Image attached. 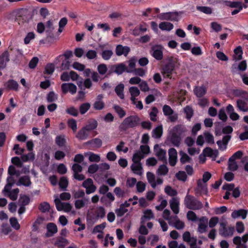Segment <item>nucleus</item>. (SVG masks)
I'll return each mask as SVG.
<instances>
[{"instance_id": "1", "label": "nucleus", "mask_w": 248, "mask_h": 248, "mask_svg": "<svg viewBox=\"0 0 248 248\" xmlns=\"http://www.w3.org/2000/svg\"><path fill=\"white\" fill-rule=\"evenodd\" d=\"M186 129L182 125H178L170 130L169 138L171 142L176 147H179Z\"/></svg>"}, {"instance_id": "2", "label": "nucleus", "mask_w": 248, "mask_h": 248, "mask_svg": "<svg viewBox=\"0 0 248 248\" xmlns=\"http://www.w3.org/2000/svg\"><path fill=\"white\" fill-rule=\"evenodd\" d=\"M189 189L186 193L184 200L185 206L188 209L193 210H199L202 208L203 204L195 197L189 194Z\"/></svg>"}, {"instance_id": "3", "label": "nucleus", "mask_w": 248, "mask_h": 248, "mask_svg": "<svg viewBox=\"0 0 248 248\" xmlns=\"http://www.w3.org/2000/svg\"><path fill=\"white\" fill-rule=\"evenodd\" d=\"M33 15L28 8H22L16 11V20L19 25L28 23L32 18Z\"/></svg>"}, {"instance_id": "4", "label": "nucleus", "mask_w": 248, "mask_h": 248, "mask_svg": "<svg viewBox=\"0 0 248 248\" xmlns=\"http://www.w3.org/2000/svg\"><path fill=\"white\" fill-rule=\"evenodd\" d=\"M140 119L137 115H131L125 118L119 126L121 131H125L129 128H134L138 125Z\"/></svg>"}, {"instance_id": "5", "label": "nucleus", "mask_w": 248, "mask_h": 248, "mask_svg": "<svg viewBox=\"0 0 248 248\" xmlns=\"http://www.w3.org/2000/svg\"><path fill=\"white\" fill-rule=\"evenodd\" d=\"M167 63L162 67L161 72L164 77H169L177 62L176 58L169 57L167 60Z\"/></svg>"}, {"instance_id": "6", "label": "nucleus", "mask_w": 248, "mask_h": 248, "mask_svg": "<svg viewBox=\"0 0 248 248\" xmlns=\"http://www.w3.org/2000/svg\"><path fill=\"white\" fill-rule=\"evenodd\" d=\"M248 241V233L244 234L242 237L235 236L233 238V243L236 245V248H247L246 243Z\"/></svg>"}, {"instance_id": "7", "label": "nucleus", "mask_w": 248, "mask_h": 248, "mask_svg": "<svg viewBox=\"0 0 248 248\" xmlns=\"http://www.w3.org/2000/svg\"><path fill=\"white\" fill-rule=\"evenodd\" d=\"M234 228L233 227H226V223L224 222L220 223V228L219 229V234L224 237L232 236L233 234Z\"/></svg>"}, {"instance_id": "8", "label": "nucleus", "mask_w": 248, "mask_h": 248, "mask_svg": "<svg viewBox=\"0 0 248 248\" xmlns=\"http://www.w3.org/2000/svg\"><path fill=\"white\" fill-rule=\"evenodd\" d=\"M183 239L184 241L189 243L191 248H196L197 239L196 237H191L189 232H185L183 234Z\"/></svg>"}, {"instance_id": "9", "label": "nucleus", "mask_w": 248, "mask_h": 248, "mask_svg": "<svg viewBox=\"0 0 248 248\" xmlns=\"http://www.w3.org/2000/svg\"><path fill=\"white\" fill-rule=\"evenodd\" d=\"M62 91L64 94L69 92L72 94L76 93L77 88V86L72 83H63L61 86Z\"/></svg>"}, {"instance_id": "10", "label": "nucleus", "mask_w": 248, "mask_h": 248, "mask_svg": "<svg viewBox=\"0 0 248 248\" xmlns=\"http://www.w3.org/2000/svg\"><path fill=\"white\" fill-rule=\"evenodd\" d=\"M169 224L172 226L177 230H183L185 227V223L181 220L177 216H173Z\"/></svg>"}, {"instance_id": "11", "label": "nucleus", "mask_w": 248, "mask_h": 248, "mask_svg": "<svg viewBox=\"0 0 248 248\" xmlns=\"http://www.w3.org/2000/svg\"><path fill=\"white\" fill-rule=\"evenodd\" d=\"M157 17L161 20L178 21V16L175 13H162L157 16Z\"/></svg>"}, {"instance_id": "12", "label": "nucleus", "mask_w": 248, "mask_h": 248, "mask_svg": "<svg viewBox=\"0 0 248 248\" xmlns=\"http://www.w3.org/2000/svg\"><path fill=\"white\" fill-rule=\"evenodd\" d=\"M170 206L173 213L177 215L180 211V200L178 198H172L170 201Z\"/></svg>"}, {"instance_id": "13", "label": "nucleus", "mask_w": 248, "mask_h": 248, "mask_svg": "<svg viewBox=\"0 0 248 248\" xmlns=\"http://www.w3.org/2000/svg\"><path fill=\"white\" fill-rule=\"evenodd\" d=\"M85 144L89 145L90 149L94 150V149H98L101 147L102 141L99 138H94L85 142Z\"/></svg>"}, {"instance_id": "14", "label": "nucleus", "mask_w": 248, "mask_h": 248, "mask_svg": "<svg viewBox=\"0 0 248 248\" xmlns=\"http://www.w3.org/2000/svg\"><path fill=\"white\" fill-rule=\"evenodd\" d=\"M111 69L118 75L122 74L124 72H127V66L124 63L113 65Z\"/></svg>"}, {"instance_id": "15", "label": "nucleus", "mask_w": 248, "mask_h": 248, "mask_svg": "<svg viewBox=\"0 0 248 248\" xmlns=\"http://www.w3.org/2000/svg\"><path fill=\"white\" fill-rule=\"evenodd\" d=\"M169 163L170 166L175 165L177 161V152L175 149L170 148L169 150Z\"/></svg>"}, {"instance_id": "16", "label": "nucleus", "mask_w": 248, "mask_h": 248, "mask_svg": "<svg viewBox=\"0 0 248 248\" xmlns=\"http://www.w3.org/2000/svg\"><path fill=\"white\" fill-rule=\"evenodd\" d=\"M4 87L8 90L18 91L19 84L14 79H9L4 83Z\"/></svg>"}, {"instance_id": "17", "label": "nucleus", "mask_w": 248, "mask_h": 248, "mask_svg": "<svg viewBox=\"0 0 248 248\" xmlns=\"http://www.w3.org/2000/svg\"><path fill=\"white\" fill-rule=\"evenodd\" d=\"M47 232L46 236L47 237H51L58 232L57 225L54 223H48L46 225Z\"/></svg>"}, {"instance_id": "18", "label": "nucleus", "mask_w": 248, "mask_h": 248, "mask_svg": "<svg viewBox=\"0 0 248 248\" xmlns=\"http://www.w3.org/2000/svg\"><path fill=\"white\" fill-rule=\"evenodd\" d=\"M200 223L198 225V232L200 233H202L207 231V219L205 217H202L199 219Z\"/></svg>"}, {"instance_id": "19", "label": "nucleus", "mask_w": 248, "mask_h": 248, "mask_svg": "<svg viewBox=\"0 0 248 248\" xmlns=\"http://www.w3.org/2000/svg\"><path fill=\"white\" fill-rule=\"evenodd\" d=\"M16 184L18 186H30L31 184V182L30 176L28 175H24L19 178Z\"/></svg>"}, {"instance_id": "20", "label": "nucleus", "mask_w": 248, "mask_h": 248, "mask_svg": "<svg viewBox=\"0 0 248 248\" xmlns=\"http://www.w3.org/2000/svg\"><path fill=\"white\" fill-rule=\"evenodd\" d=\"M130 48L128 46H123L121 45H118L116 48V54L117 56L124 55L127 56L130 51Z\"/></svg>"}, {"instance_id": "21", "label": "nucleus", "mask_w": 248, "mask_h": 248, "mask_svg": "<svg viewBox=\"0 0 248 248\" xmlns=\"http://www.w3.org/2000/svg\"><path fill=\"white\" fill-rule=\"evenodd\" d=\"M9 54L7 51H4L0 55V69H3L6 65V63L9 62Z\"/></svg>"}, {"instance_id": "22", "label": "nucleus", "mask_w": 248, "mask_h": 248, "mask_svg": "<svg viewBox=\"0 0 248 248\" xmlns=\"http://www.w3.org/2000/svg\"><path fill=\"white\" fill-rule=\"evenodd\" d=\"M202 154L205 156H208L215 158L218 155L217 150H213L210 147H206L203 149Z\"/></svg>"}, {"instance_id": "23", "label": "nucleus", "mask_w": 248, "mask_h": 248, "mask_svg": "<svg viewBox=\"0 0 248 248\" xmlns=\"http://www.w3.org/2000/svg\"><path fill=\"white\" fill-rule=\"evenodd\" d=\"M90 133L83 127L77 133L76 137L79 140H83L87 139L89 136Z\"/></svg>"}, {"instance_id": "24", "label": "nucleus", "mask_w": 248, "mask_h": 248, "mask_svg": "<svg viewBox=\"0 0 248 248\" xmlns=\"http://www.w3.org/2000/svg\"><path fill=\"white\" fill-rule=\"evenodd\" d=\"M247 214L248 211L247 210L240 209L233 211L231 216L233 218H236L241 217L242 219H244L246 218Z\"/></svg>"}, {"instance_id": "25", "label": "nucleus", "mask_w": 248, "mask_h": 248, "mask_svg": "<svg viewBox=\"0 0 248 248\" xmlns=\"http://www.w3.org/2000/svg\"><path fill=\"white\" fill-rule=\"evenodd\" d=\"M231 136L227 135L224 136L221 140H218L217 142V145L219 147V149L221 150H224L226 149L227 145L230 140Z\"/></svg>"}, {"instance_id": "26", "label": "nucleus", "mask_w": 248, "mask_h": 248, "mask_svg": "<svg viewBox=\"0 0 248 248\" xmlns=\"http://www.w3.org/2000/svg\"><path fill=\"white\" fill-rule=\"evenodd\" d=\"M197 190L201 194H207L208 189L206 183L201 181L200 179L198 181Z\"/></svg>"}, {"instance_id": "27", "label": "nucleus", "mask_w": 248, "mask_h": 248, "mask_svg": "<svg viewBox=\"0 0 248 248\" xmlns=\"http://www.w3.org/2000/svg\"><path fill=\"white\" fill-rule=\"evenodd\" d=\"M69 244L68 240L63 237H58L57 238L54 245L58 247V248H64L65 246Z\"/></svg>"}, {"instance_id": "28", "label": "nucleus", "mask_w": 248, "mask_h": 248, "mask_svg": "<svg viewBox=\"0 0 248 248\" xmlns=\"http://www.w3.org/2000/svg\"><path fill=\"white\" fill-rule=\"evenodd\" d=\"M144 215L141 217V224H144L145 222L150 220L154 217L153 213L150 209H147L143 212Z\"/></svg>"}, {"instance_id": "29", "label": "nucleus", "mask_w": 248, "mask_h": 248, "mask_svg": "<svg viewBox=\"0 0 248 248\" xmlns=\"http://www.w3.org/2000/svg\"><path fill=\"white\" fill-rule=\"evenodd\" d=\"M156 156L160 160L166 162V152L156 145Z\"/></svg>"}, {"instance_id": "30", "label": "nucleus", "mask_w": 248, "mask_h": 248, "mask_svg": "<svg viewBox=\"0 0 248 248\" xmlns=\"http://www.w3.org/2000/svg\"><path fill=\"white\" fill-rule=\"evenodd\" d=\"M195 94L198 97H201L206 93V88L203 86H196L194 89Z\"/></svg>"}, {"instance_id": "31", "label": "nucleus", "mask_w": 248, "mask_h": 248, "mask_svg": "<svg viewBox=\"0 0 248 248\" xmlns=\"http://www.w3.org/2000/svg\"><path fill=\"white\" fill-rule=\"evenodd\" d=\"M98 125V123L96 120L92 119L89 121L88 124L83 126L89 133L94 129H95Z\"/></svg>"}, {"instance_id": "32", "label": "nucleus", "mask_w": 248, "mask_h": 248, "mask_svg": "<svg viewBox=\"0 0 248 248\" xmlns=\"http://www.w3.org/2000/svg\"><path fill=\"white\" fill-rule=\"evenodd\" d=\"M124 84L121 83L116 86L115 88L116 93L122 99H123L124 97Z\"/></svg>"}, {"instance_id": "33", "label": "nucleus", "mask_w": 248, "mask_h": 248, "mask_svg": "<svg viewBox=\"0 0 248 248\" xmlns=\"http://www.w3.org/2000/svg\"><path fill=\"white\" fill-rule=\"evenodd\" d=\"M237 107L238 108L242 111L247 112L248 111V106L247 103L241 99H239L236 101Z\"/></svg>"}, {"instance_id": "34", "label": "nucleus", "mask_w": 248, "mask_h": 248, "mask_svg": "<svg viewBox=\"0 0 248 248\" xmlns=\"http://www.w3.org/2000/svg\"><path fill=\"white\" fill-rule=\"evenodd\" d=\"M159 28L162 31H170L173 28V25L168 22H162L159 24Z\"/></svg>"}, {"instance_id": "35", "label": "nucleus", "mask_w": 248, "mask_h": 248, "mask_svg": "<svg viewBox=\"0 0 248 248\" xmlns=\"http://www.w3.org/2000/svg\"><path fill=\"white\" fill-rule=\"evenodd\" d=\"M137 60L133 57L130 59L128 61V67H127V73H131L136 69V62Z\"/></svg>"}, {"instance_id": "36", "label": "nucleus", "mask_w": 248, "mask_h": 248, "mask_svg": "<svg viewBox=\"0 0 248 248\" xmlns=\"http://www.w3.org/2000/svg\"><path fill=\"white\" fill-rule=\"evenodd\" d=\"M55 143L60 147L64 146L66 143V140L64 138V136H57L55 139Z\"/></svg>"}, {"instance_id": "37", "label": "nucleus", "mask_w": 248, "mask_h": 248, "mask_svg": "<svg viewBox=\"0 0 248 248\" xmlns=\"http://www.w3.org/2000/svg\"><path fill=\"white\" fill-rule=\"evenodd\" d=\"M238 168V166L235 160L229 158L228 162V169L231 171H235Z\"/></svg>"}, {"instance_id": "38", "label": "nucleus", "mask_w": 248, "mask_h": 248, "mask_svg": "<svg viewBox=\"0 0 248 248\" xmlns=\"http://www.w3.org/2000/svg\"><path fill=\"white\" fill-rule=\"evenodd\" d=\"M59 186L60 188L62 189L63 190H66V188L68 186V181L67 178L64 176L61 177Z\"/></svg>"}, {"instance_id": "39", "label": "nucleus", "mask_w": 248, "mask_h": 248, "mask_svg": "<svg viewBox=\"0 0 248 248\" xmlns=\"http://www.w3.org/2000/svg\"><path fill=\"white\" fill-rule=\"evenodd\" d=\"M134 163L135 164H133L131 167V170L135 173L140 175L142 173L141 170L142 169L141 163Z\"/></svg>"}, {"instance_id": "40", "label": "nucleus", "mask_w": 248, "mask_h": 248, "mask_svg": "<svg viewBox=\"0 0 248 248\" xmlns=\"http://www.w3.org/2000/svg\"><path fill=\"white\" fill-rule=\"evenodd\" d=\"M113 108L120 118H123L126 115L125 110L119 105H115Z\"/></svg>"}, {"instance_id": "41", "label": "nucleus", "mask_w": 248, "mask_h": 248, "mask_svg": "<svg viewBox=\"0 0 248 248\" xmlns=\"http://www.w3.org/2000/svg\"><path fill=\"white\" fill-rule=\"evenodd\" d=\"M179 154L181 156L180 162L182 164L189 162L191 161V158L184 152L181 151L179 152Z\"/></svg>"}, {"instance_id": "42", "label": "nucleus", "mask_w": 248, "mask_h": 248, "mask_svg": "<svg viewBox=\"0 0 248 248\" xmlns=\"http://www.w3.org/2000/svg\"><path fill=\"white\" fill-rule=\"evenodd\" d=\"M113 54V53L111 50H104L101 53V56L103 60L108 61L111 58Z\"/></svg>"}, {"instance_id": "43", "label": "nucleus", "mask_w": 248, "mask_h": 248, "mask_svg": "<svg viewBox=\"0 0 248 248\" xmlns=\"http://www.w3.org/2000/svg\"><path fill=\"white\" fill-rule=\"evenodd\" d=\"M145 157L139 151L136 152L133 155L132 161L134 163H140V160Z\"/></svg>"}, {"instance_id": "44", "label": "nucleus", "mask_w": 248, "mask_h": 248, "mask_svg": "<svg viewBox=\"0 0 248 248\" xmlns=\"http://www.w3.org/2000/svg\"><path fill=\"white\" fill-rule=\"evenodd\" d=\"M234 53L233 58L235 60L238 61L242 58V50L241 46H239L235 48L234 50Z\"/></svg>"}, {"instance_id": "45", "label": "nucleus", "mask_w": 248, "mask_h": 248, "mask_svg": "<svg viewBox=\"0 0 248 248\" xmlns=\"http://www.w3.org/2000/svg\"><path fill=\"white\" fill-rule=\"evenodd\" d=\"M58 99V95L53 91L50 92L46 96V100L48 103H52Z\"/></svg>"}, {"instance_id": "46", "label": "nucleus", "mask_w": 248, "mask_h": 248, "mask_svg": "<svg viewBox=\"0 0 248 248\" xmlns=\"http://www.w3.org/2000/svg\"><path fill=\"white\" fill-rule=\"evenodd\" d=\"M147 178L148 182L151 184L153 188H155V175L151 172L147 173Z\"/></svg>"}, {"instance_id": "47", "label": "nucleus", "mask_w": 248, "mask_h": 248, "mask_svg": "<svg viewBox=\"0 0 248 248\" xmlns=\"http://www.w3.org/2000/svg\"><path fill=\"white\" fill-rule=\"evenodd\" d=\"M50 207V205L48 202H43L39 204L38 208L41 212L46 213L49 211Z\"/></svg>"}, {"instance_id": "48", "label": "nucleus", "mask_w": 248, "mask_h": 248, "mask_svg": "<svg viewBox=\"0 0 248 248\" xmlns=\"http://www.w3.org/2000/svg\"><path fill=\"white\" fill-rule=\"evenodd\" d=\"M164 48L160 45H156V60H160L163 58Z\"/></svg>"}, {"instance_id": "49", "label": "nucleus", "mask_w": 248, "mask_h": 248, "mask_svg": "<svg viewBox=\"0 0 248 248\" xmlns=\"http://www.w3.org/2000/svg\"><path fill=\"white\" fill-rule=\"evenodd\" d=\"M203 136L204 137L205 141L208 144H214V136L212 134L209 132H205L203 133Z\"/></svg>"}, {"instance_id": "50", "label": "nucleus", "mask_w": 248, "mask_h": 248, "mask_svg": "<svg viewBox=\"0 0 248 248\" xmlns=\"http://www.w3.org/2000/svg\"><path fill=\"white\" fill-rule=\"evenodd\" d=\"M91 105L89 103H84L82 104L79 108V112L81 114H84L90 109Z\"/></svg>"}, {"instance_id": "51", "label": "nucleus", "mask_w": 248, "mask_h": 248, "mask_svg": "<svg viewBox=\"0 0 248 248\" xmlns=\"http://www.w3.org/2000/svg\"><path fill=\"white\" fill-rule=\"evenodd\" d=\"M10 223L11 226L16 230H18L20 228V225L19 224L17 219L15 217H12L10 218Z\"/></svg>"}, {"instance_id": "52", "label": "nucleus", "mask_w": 248, "mask_h": 248, "mask_svg": "<svg viewBox=\"0 0 248 248\" xmlns=\"http://www.w3.org/2000/svg\"><path fill=\"white\" fill-rule=\"evenodd\" d=\"M67 125L71 128L73 132H75L77 129V123L76 120L71 118L68 120Z\"/></svg>"}, {"instance_id": "53", "label": "nucleus", "mask_w": 248, "mask_h": 248, "mask_svg": "<svg viewBox=\"0 0 248 248\" xmlns=\"http://www.w3.org/2000/svg\"><path fill=\"white\" fill-rule=\"evenodd\" d=\"M128 211V209H126L122 205L120 204L119 208L115 210V213L118 217L123 216L125 213Z\"/></svg>"}, {"instance_id": "54", "label": "nucleus", "mask_w": 248, "mask_h": 248, "mask_svg": "<svg viewBox=\"0 0 248 248\" xmlns=\"http://www.w3.org/2000/svg\"><path fill=\"white\" fill-rule=\"evenodd\" d=\"M186 217L188 220L192 221H196L199 220L196 214L192 211H188L186 214Z\"/></svg>"}, {"instance_id": "55", "label": "nucleus", "mask_w": 248, "mask_h": 248, "mask_svg": "<svg viewBox=\"0 0 248 248\" xmlns=\"http://www.w3.org/2000/svg\"><path fill=\"white\" fill-rule=\"evenodd\" d=\"M164 190L165 193L170 196H175L178 194L177 191L175 189H173L171 186H169L165 188Z\"/></svg>"}, {"instance_id": "56", "label": "nucleus", "mask_w": 248, "mask_h": 248, "mask_svg": "<svg viewBox=\"0 0 248 248\" xmlns=\"http://www.w3.org/2000/svg\"><path fill=\"white\" fill-rule=\"evenodd\" d=\"M158 202H160V204L158 206H156V209L158 210H163L167 206L168 203L167 200L162 197L158 199Z\"/></svg>"}, {"instance_id": "57", "label": "nucleus", "mask_w": 248, "mask_h": 248, "mask_svg": "<svg viewBox=\"0 0 248 248\" xmlns=\"http://www.w3.org/2000/svg\"><path fill=\"white\" fill-rule=\"evenodd\" d=\"M53 31H49V30H46V41L50 43L54 42L56 38L54 36Z\"/></svg>"}, {"instance_id": "58", "label": "nucleus", "mask_w": 248, "mask_h": 248, "mask_svg": "<svg viewBox=\"0 0 248 248\" xmlns=\"http://www.w3.org/2000/svg\"><path fill=\"white\" fill-rule=\"evenodd\" d=\"M229 5L231 7L240 8V9H242L243 7L245 8H246L247 7V5L244 4L243 5H242V3L240 1L230 2Z\"/></svg>"}, {"instance_id": "59", "label": "nucleus", "mask_w": 248, "mask_h": 248, "mask_svg": "<svg viewBox=\"0 0 248 248\" xmlns=\"http://www.w3.org/2000/svg\"><path fill=\"white\" fill-rule=\"evenodd\" d=\"M168 172V168L165 165L160 166L157 170V173L160 175H165Z\"/></svg>"}, {"instance_id": "60", "label": "nucleus", "mask_w": 248, "mask_h": 248, "mask_svg": "<svg viewBox=\"0 0 248 248\" xmlns=\"http://www.w3.org/2000/svg\"><path fill=\"white\" fill-rule=\"evenodd\" d=\"M197 9L205 14L210 15L212 13V9L207 6H197Z\"/></svg>"}, {"instance_id": "61", "label": "nucleus", "mask_w": 248, "mask_h": 248, "mask_svg": "<svg viewBox=\"0 0 248 248\" xmlns=\"http://www.w3.org/2000/svg\"><path fill=\"white\" fill-rule=\"evenodd\" d=\"M55 70V66L53 63H48L45 67V74H52Z\"/></svg>"}, {"instance_id": "62", "label": "nucleus", "mask_w": 248, "mask_h": 248, "mask_svg": "<svg viewBox=\"0 0 248 248\" xmlns=\"http://www.w3.org/2000/svg\"><path fill=\"white\" fill-rule=\"evenodd\" d=\"M66 112L74 117H77L78 116V112L77 108H76L74 107H71L66 109Z\"/></svg>"}, {"instance_id": "63", "label": "nucleus", "mask_w": 248, "mask_h": 248, "mask_svg": "<svg viewBox=\"0 0 248 248\" xmlns=\"http://www.w3.org/2000/svg\"><path fill=\"white\" fill-rule=\"evenodd\" d=\"M30 198L27 195H23L20 198V205L26 206L30 203Z\"/></svg>"}, {"instance_id": "64", "label": "nucleus", "mask_w": 248, "mask_h": 248, "mask_svg": "<svg viewBox=\"0 0 248 248\" xmlns=\"http://www.w3.org/2000/svg\"><path fill=\"white\" fill-rule=\"evenodd\" d=\"M169 248H186L184 244H181L179 245L176 241H171L169 243Z\"/></svg>"}]
</instances>
